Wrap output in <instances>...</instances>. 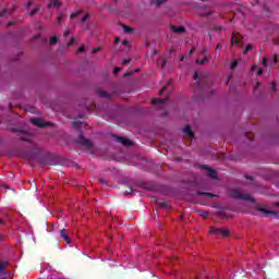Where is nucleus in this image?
Segmentation results:
<instances>
[{
  "label": "nucleus",
  "instance_id": "9",
  "mask_svg": "<svg viewBox=\"0 0 279 279\" xmlns=\"http://www.w3.org/2000/svg\"><path fill=\"white\" fill-rule=\"evenodd\" d=\"M207 173H208V175H209L210 178H213L214 180H217V171H215V170L208 168V169H207Z\"/></svg>",
  "mask_w": 279,
  "mask_h": 279
},
{
  "label": "nucleus",
  "instance_id": "35",
  "mask_svg": "<svg viewBox=\"0 0 279 279\" xmlns=\"http://www.w3.org/2000/svg\"><path fill=\"white\" fill-rule=\"evenodd\" d=\"M217 49H221V47H220V46H217Z\"/></svg>",
  "mask_w": 279,
  "mask_h": 279
},
{
  "label": "nucleus",
  "instance_id": "19",
  "mask_svg": "<svg viewBox=\"0 0 279 279\" xmlns=\"http://www.w3.org/2000/svg\"><path fill=\"white\" fill-rule=\"evenodd\" d=\"M75 16H80V11L71 14V19H75Z\"/></svg>",
  "mask_w": 279,
  "mask_h": 279
},
{
  "label": "nucleus",
  "instance_id": "12",
  "mask_svg": "<svg viewBox=\"0 0 279 279\" xmlns=\"http://www.w3.org/2000/svg\"><path fill=\"white\" fill-rule=\"evenodd\" d=\"M82 144L85 145V147H93V142H90V140H82Z\"/></svg>",
  "mask_w": 279,
  "mask_h": 279
},
{
  "label": "nucleus",
  "instance_id": "28",
  "mask_svg": "<svg viewBox=\"0 0 279 279\" xmlns=\"http://www.w3.org/2000/svg\"><path fill=\"white\" fill-rule=\"evenodd\" d=\"M129 63H130L129 60H124V61H123V64H129Z\"/></svg>",
  "mask_w": 279,
  "mask_h": 279
},
{
  "label": "nucleus",
  "instance_id": "4",
  "mask_svg": "<svg viewBox=\"0 0 279 279\" xmlns=\"http://www.w3.org/2000/svg\"><path fill=\"white\" fill-rule=\"evenodd\" d=\"M234 197H240L241 199H247L248 202H251V204H254V198H252V196H250V195H245V194L238 192L234 195Z\"/></svg>",
  "mask_w": 279,
  "mask_h": 279
},
{
  "label": "nucleus",
  "instance_id": "29",
  "mask_svg": "<svg viewBox=\"0 0 279 279\" xmlns=\"http://www.w3.org/2000/svg\"><path fill=\"white\" fill-rule=\"evenodd\" d=\"M120 69L119 68H116L114 69V73H119Z\"/></svg>",
  "mask_w": 279,
  "mask_h": 279
},
{
  "label": "nucleus",
  "instance_id": "38",
  "mask_svg": "<svg viewBox=\"0 0 279 279\" xmlns=\"http://www.w3.org/2000/svg\"><path fill=\"white\" fill-rule=\"evenodd\" d=\"M161 66H165V63H162V65Z\"/></svg>",
  "mask_w": 279,
  "mask_h": 279
},
{
  "label": "nucleus",
  "instance_id": "5",
  "mask_svg": "<svg viewBox=\"0 0 279 279\" xmlns=\"http://www.w3.org/2000/svg\"><path fill=\"white\" fill-rule=\"evenodd\" d=\"M170 29L173 34H184V27L181 26H171Z\"/></svg>",
  "mask_w": 279,
  "mask_h": 279
},
{
  "label": "nucleus",
  "instance_id": "18",
  "mask_svg": "<svg viewBox=\"0 0 279 279\" xmlns=\"http://www.w3.org/2000/svg\"><path fill=\"white\" fill-rule=\"evenodd\" d=\"M165 1V0H153V3H155L156 5H160V3Z\"/></svg>",
  "mask_w": 279,
  "mask_h": 279
},
{
  "label": "nucleus",
  "instance_id": "11",
  "mask_svg": "<svg viewBox=\"0 0 279 279\" xmlns=\"http://www.w3.org/2000/svg\"><path fill=\"white\" fill-rule=\"evenodd\" d=\"M154 106H162L165 104L163 99H153Z\"/></svg>",
  "mask_w": 279,
  "mask_h": 279
},
{
  "label": "nucleus",
  "instance_id": "2",
  "mask_svg": "<svg viewBox=\"0 0 279 279\" xmlns=\"http://www.w3.org/2000/svg\"><path fill=\"white\" fill-rule=\"evenodd\" d=\"M209 232L210 234H221L222 236H228V234H230V230L219 228H210Z\"/></svg>",
  "mask_w": 279,
  "mask_h": 279
},
{
  "label": "nucleus",
  "instance_id": "36",
  "mask_svg": "<svg viewBox=\"0 0 279 279\" xmlns=\"http://www.w3.org/2000/svg\"><path fill=\"white\" fill-rule=\"evenodd\" d=\"M83 21H86V16H85V17H83Z\"/></svg>",
  "mask_w": 279,
  "mask_h": 279
},
{
  "label": "nucleus",
  "instance_id": "14",
  "mask_svg": "<svg viewBox=\"0 0 279 279\" xmlns=\"http://www.w3.org/2000/svg\"><path fill=\"white\" fill-rule=\"evenodd\" d=\"M123 31L125 32V34H130L132 32V28H130V26H123Z\"/></svg>",
  "mask_w": 279,
  "mask_h": 279
},
{
  "label": "nucleus",
  "instance_id": "32",
  "mask_svg": "<svg viewBox=\"0 0 279 279\" xmlns=\"http://www.w3.org/2000/svg\"><path fill=\"white\" fill-rule=\"evenodd\" d=\"M114 43H119V38H116Z\"/></svg>",
  "mask_w": 279,
  "mask_h": 279
},
{
  "label": "nucleus",
  "instance_id": "26",
  "mask_svg": "<svg viewBox=\"0 0 279 279\" xmlns=\"http://www.w3.org/2000/svg\"><path fill=\"white\" fill-rule=\"evenodd\" d=\"M165 90H167V88H163L159 92V95H162L165 93Z\"/></svg>",
  "mask_w": 279,
  "mask_h": 279
},
{
  "label": "nucleus",
  "instance_id": "33",
  "mask_svg": "<svg viewBox=\"0 0 279 279\" xmlns=\"http://www.w3.org/2000/svg\"><path fill=\"white\" fill-rule=\"evenodd\" d=\"M78 51H84V48H80Z\"/></svg>",
  "mask_w": 279,
  "mask_h": 279
},
{
  "label": "nucleus",
  "instance_id": "22",
  "mask_svg": "<svg viewBox=\"0 0 279 279\" xmlns=\"http://www.w3.org/2000/svg\"><path fill=\"white\" fill-rule=\"evenodd\" d=\"M262 64H263L264 66H267V59H263Z\"/></svg>",
  "mask_w": 279,
  "mask_h": 279
},
{
  "label": "nucleus",
  "instance_id": "23",
  "mask_svg": "<svg viewBox=\"0 0 279 279\" xmlns=\"http://www.w3.org/2000/svg\"><path fill=\"white\" fill-rule=\"evenodd\" d=\"M263 74V69H258L257 70V75H262Z\"/></svg>",
  "mask_w": 279,
  "mask_h": 279
},
{
  "label": "nucleus",
  "instance_id": "6",
  "mask_svg": "<svg viewBox=\"0 0 279 279\" xmlns=\"http://www.w3.org/2000/svg\"><path fill=\"white\" fill-rule=\"evenodd\" d=\"M183 133L185 134V136H187L189 138H193L194 134L193 131L191 130V126H185L183 129Z\"/></svg>",
  "mask_w": 279,
  "mask_h": 279
},
{
  "label": "nucleus",
  "instance_id": "17",
  "mask_svg": "<svg viewBox=\"0 0 279 279\" xmlns=\"http://www.w3.org/2000/svg\"><path fill=\"white\" fill-rule=\"evenodd\" d=\"M231 43H232V45H236V43H239V40H236L235 36H232Z\"/></svg>",
  "mask_w": 279,
  "mask_h": 279
},
{
  "label": "nucleus",
  "instance_id": "21",
  "mask_svg": "<svg viewBox=\"0 0 279 279\" xmlns=\"http://www.w3.org/2000/svg\"><path fill=\"white\" fill-rule=\"evenodd\" d=\"M201 216H202V217H208V213H207V211H202V213H201Z\"/></svg>",
  "mask_w": 279,
  "mask_h": 279
},
{
  "label": "nucleus",
  "instance_id": "10",
  "mask_svg": "<svg viewBox=\"0 0 279 279\" xmlns=\"http://www.w3.org/2000/svg\"><path fill=\"white\" fill-rule=\"evenodd\" d=\"M49 8H60V0H50Z\"/></svg>",
  "mask_w": 279,
  "mask_h": 279
},
{
  "label": "nucleus",
  "instance_id": "16",
  "mask_svg": "<svg viewBox=\"0 0 279 279\" xmlns=\"http://www.w3.org/2000/svg\"><path fill=\"white\" fill-rule=\"evenodd\" d=\"M238 64H239V61L234 60V61L231 63V69H235Z\"/></svg>",
  "mask_w": 279,
  "mask_h": 279
},
{
  "label": "nucleus",
  "instance_id": "20",
  "mask_svg": "<svg viewBox=\"0 0 279 279\" xmlns=\"http://www.w3.org/2000/svg\"><path fill=\"white\" fill-rule=\"evenodd\" d=\"M247 51H252V46H251V45H248V46L245 48L244 53H247Z\"/></svg>",
  "mask_w": 279,
  "mask_h": 279
},
{
  "label": "nucleus",
  "instance_id": "34",
  "mask_svg": "<svg viewBox=\"0 0 279 279\" xmlns=\"http://www.w3.org/2000/svg\"><path fill=\"white\" fill-rule=\"evenodd\" d=\"M102 182V184H107V182L106 181H101Z\"/></svg>",
  "mask_w": 279,
  "mask_h": 279
},
{
  "label": "nucleus",
  "instance_id": "8",
  "mask_svg": "<svg viewBox=\"0 0 279 279\" xmlns=\"http://www.w3.org/2000/svg\"><path fill=\"white\" fill-rule=\"evenodd\" d=\"M119 142L122 143V145H125L126 147H130V145H132V141H130L125 137H120Z\"/></svg>",
  "mask_w": 279,
  "mask_h": 279
},
{
  "label": "nucleus",
  "instance_id": "24",
  "mask_svg": "<svg viewBox=\"0 0 279 279\" xmlns=\"http://www.w3.org/2000/svg\"><path fill=\"white\" fill-rule=\"evenodd\" d=\"M74 43H75V38H71L69 45H72V44H74Z\"/></svg>",
  "mask_w": 279,
  "mask_h": 279
},
{
  "label": "nucleus",
  "instance_id": "27",
  "mask_svg": "<svg viewBox=\"0 0 279 279\" xmlns=\"http://www.w3.org/2000/svg\"><path fill=\"white\" fill-rule=\"evenodd\" d=\"M252 71H257L256 65H253V66H252Z\"/></svg>",
  "mask_w": 279,
  "mask_h": 279
},
{
  "label": "nucleus",
  "instance_id": "1",
  "mask_svg": "<svg viewBox=\"0 0 279 279\" xmlns=\"http://www.w3.org/2000/svg\"><path fill=\"white\" fill-rule=\"evenodd\" d=\"M252 208H256L259 213L264 214V217H276L279 218V204L276 203L271 207L269 206H252Z\"/></svg>",
  "mask_w": 279,
  "mask_h": 279
},
{
  "label": "nucleus",
  "instance_id": "30",
  "mask_svg": "<svg viewBox=\"0 0 279 279\" xmlns=\"http://www.w3.org/2000/svg\"><path fill=\"white\" fill-rule=\"evenodd\" d=\"M122 45H128V40L122 41Z\"/></svg>",
  "mask_w": 279,
  "mask_h": 279
},
{
  "label": "nucleus",
  "instance_id": "37",
  "mask_svg": "<svg viewBox=\"0 0 279 279\" xmlns=\"http://www.w3.org/2000/svg\"><path fill=\"white\" fill-rule=\"evenodd\" d=\"M58 23H60V19L58 20Z\"/></svg>",
  "mask_w": 279,
  "mask_h": 279
},
{
  "label": "nucleus",
  "instance_id": "13",
  "mask_svg": "<svg viewBox=\"0 0 279 279\" xmlns=\"http://www.w3.org/2000/svg\"><path fill=\"white\" fill-rule=\"evenodd\" d=\"M58 43V37L53 36L50 38V45H56Z\"/></svg>",
  "mask_w": 279,
  "mask_h": 279
},
{
  "label": "nucleus",
  "instance_id": "15",
  "mask_svg": "<svg viewBox=\"0 0 279 279\" xmlns=\"http://www.w3.org/2000/svg\"><path fill=\"white\" fill-rule=\"evenodd\" d=\"M3 269H5V263L0 264V275L3 274Z\"/></svg>",
  "mask_w": 279,
  "mask_h": 279
},
{
  "label": "nucleus",
  "instance_id": "7",
  "mask_svg": "<svg viewBox=\"0 0 279 279\" xmlns=\"http://www.w3.org/2000/svg\"><path fill=\"white\" fill-rule=\"evenodd\" d=\"M60 236L63 239V241H66L68 244H71V238H69V234L66 233V231L61 230L60 231Z\"/></svg>",
  "mask_w": 279,
  "mask_h": 279
},
{
  "label": "nucleus",
  "instance_id": "25",
  "mask_svg": "<svg viewBox=\"0 0 279 279\" xmlns=\"http://www.w3.org/2000/svg\"><path fill=\"white\" fill-rule=\"evenodd\" d=\"M97 51H100V48H95V49L93 50V53H97Z\"/></svg>",
  "mask_w": 279,
  "mask_h": 279
},
{
  "label": "nucleus",
  "instance_id": "3",
  "mask_svg": "<svg viewBox=\"0 0 279 279\" xmlns=\"http://www.w3.org/2000/svg\"><path fill=\"white\" fill-rule=\"evenodd\" d=\"M31 122L33 125H36L37 128H48L49 123L45 122L43 119L39 118H32Z\"/></svg>",
  "mask_w": 279,
  "mask_h": 279
},
{
  "label": "nucleus",
  "instance_id": "31",
  "mask_svg": "<svg viewBox=\"0 0 279 279\" xmlns=\"http://www.w3.org/2000/svg\"><path fill=\"white\" fill-rule=\"evenodd\" d=\"M64 36H69V31H66V32L64 33Z\"/></svg>",
  "mask_w": 279,
  "mask_h": 279
}]
</instances>
